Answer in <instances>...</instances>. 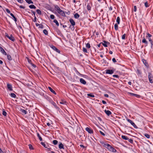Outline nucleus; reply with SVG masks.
I'll return each mask as SVG.
<instances>
[{
  "instance_id": "nucleus-1",
  "label": "nucleus",
  "mask_w": 153,
  "mask_h": 153,
  "mask_svg": "<svg viewBox=\"0 0 153 153\" xmlns=\"http://www.w3.org/2000/svg\"><path fill=\"white\" fill-rule=\"evenodd\" d=\"M148 77L149 82L152 83H153V76L152 74L150 72L148 73Z\"/></svg>"
},
{
  "instance_id": "nucleus-2",
  "label": "nucleus",
  "mask_w": 153,
  "mask_h": 153,
  "mask_svg": "<svg viewBox=\"0 0 153 153\" xmlns=\"http://www.w3.org/2000/svg\"><path fill=\"white\" fill-rule=\"evenodd\" d=\"M127 120L128 122L130 123L134 128H137L134 122H133L131 120L129 119H127Z\"/></svg>"
},
{
  "instance_id": "nucleus-3",
  "label": "nucleus",
  "mask_w": 153,
  "mask_h": 153,
  "mask_svg": "<svg viewBox=\"0 0 153 153\" xmlns=\"http://www.w3.org/2000/svg\"><path fill=\"white\" fill-rule=\"evenodd\" d=\"M128 95L131 96H134L137 98H139L140 97V96L138 94H135L134 93H131L130 92H128L127 93Z\"/></svg>"
},
{
  "instance_id": "nucleus-4",
  "label": "nucleus",
  "mask_w": 153,
  "mask_h": 153,
  "mask_svg": "<svg viewBox=\"0 0 153 153\" xmlns=\"http://www.w3.org/2000/svg\"><path fill=\"white\" fill-rule=\"evenodd\" d=\"M104 147L107 148L109 151L110 150L112 146L109 144H105L104 145Z\"/></svg>"
},
{
  "instance_id": "nucleus-5",
  "label": "nucleus",
  "mask_w": 153,
  "mask_h": 153,
  "mask_svg": "<svg viewBox=\"0 0 153 153\" xmlns=\"http://www.w3.org/2000/svg\"><path fill=\"white\" fill-rule=\"evenodd\" d=\"M55 8L56 10L57 11V12L59 13H60V12L62 10L57 5H56V6H55Z\"/></svg>"
},
{
  "instance_id": "nucleus-6",
  "label": "nucleus",
  "mask_w": 153,
  "mask_h": 153,
  "mask_svg": "<svg viewBox=\"0 0 153 153\" xmlns=\"http://www.w3.org/2000/svg\"><path fill=\"white\" fill-rule=\"evenodd\" d=\"M55 8L56 10L57 11V12L59 13H60V12L62 10L57 5H56V6H55Z\"/></svg>"
},
{
  "instance_id": "nucleus-7",
  "label": "nucleus",
  "mask_w": 153,
  "mask_h": 153,
  "mask_svg": "<svg viewBox=\"0 0 153 153\" xmlns=\"http://www.w3.org/2000/svg\"><path fill=\"white\" fill-rule=\"evenodd\" d=\"M55 8L56 10L57 11V12L59 13H60V12L62 10L57 5H56V6H55Z\"/></svg>"
},
{
  "instance_id": "nucleus-8",
  "label": "nucleus",
  "mask_w": 153,
  "mask_h": 153,
  "mask_svg": "<svg viewBox=\"0 0 153 153\" xmlns=\"http://www.w3.org/2000/svg\"><path fill=\"white\" fill-rule=\"evenodd\" d=\"M55 8L56 10L57 11V12L59 13H60V12L62 10L57 5H56V6H55Z\"/></svg>"
},
{
  "instance_id": "nucleus-9",
  "label": "nucleus",
  "mask_w": 153,
  "mask_h": 153,
  "mask_svg": "<svg viewBox=\"0 0 153 153\" xmlns=\"http://www.w3.org/2000/svg\"><path fill=\"white\" fill-rule=\"evenodd\" d=\"M85 130L90 134H92L93 132V130L88 127H86Z\"/></svg>"
},
{
  "instance_id": "nucleus-10",
  "label": "nucleus",
  "mask_w": 153,
  "mask_h": 153,
  "mask_svg": "<svg viewBox=\"0 0 153 153\" xmlns=\"http://www.w3.org/2000/svg\"><path fill=\"white\" fill-rule=\"evenodd\" d=\"M51 47L53 49V50L56 51V52L59 53L60 52V51L57 49L55 46L53 45H51Z\"/></svg>"
},
{
  "instance_id": "nucleus-11",
  "label": "nucleus",
  "mask_w": 153,
  "mask_h": 153,
  "mask_svg": "<svg viewBox=\"0 0 153 153\" xmlns=\"http://www.w3.org/2000/svg\"><path fill=\"white\" fill-rule=\"evenodd\" d=\"M0 51L5 55H7V53L4 51V49L1 47H0Z\"/></svg>"
},
{
  "instance_id": "nucleus-12",
  "label": "nucleus",
  "mask_w": 153,
  "mask_h": 153,
  "mask_svg": "<svg viewBox=\"0 0 153 153\" xmlns=\"http://www.w3.org/2000/svg\"><path fill=\"white\" fill-rule=\"evenodd\" d=\"M114 73V71L112 70H106V73L107 74H112Z\"/></svg>"
},
{
  "instance_id": "nucleus-13",
  "label": "nucleus",
  "mask_w": 153,
  "mask_h": 153,
  "mask_svg": "<svg viewBox=\"0 0 153 153\" xmlns=\"http://www.w3.org/2000/svg\"><path fill=\"white\" fill-rule=\"evenodd\" d=\"M69 21L72 25L74 26L75 25L74 21L72 19H71L69 20Z\"/></svg>"
},
{
  "instance_id": "nucleus-14",
  "label": "nucleus",
  "mask_w": 153,
  "mask_h": 153,
  "mask_svg": "<svg viewBox=\"0 0 153 153\" xmlns=\"http://www.w3.org/2000/svg\"><path fill=\"white\" fill-rule=\"evenodd\" d=\"M80 82L81 83L84 85H85L86 83V82L82 78L80 79Z\"/></svg>"
},
{
  "instance_id": "nucleus-15",
  "label": "nucleus",
  "mask_w": 153,
  "mask_h": 153,
  "mask_svg": "<svg viewBox=\"0 0 153 153\" xmlns=\"http://www.w3.org/2000/svg\"><path fill=\"white\" fill-rule=\"evenodd\" d=\"M8 38L13 42H14L15 40L14 38L12 36V35H11L10 36H9Z\"/></svg>"
},
{
  "instance_id": "nucleus-16",
  "label": "nucleus",
  "mask_w": 153,
  "mask_h": 153,
  "mask_svg": "<svg viewBox=\"0 0 153 153\" xmlns=\"http://www.w3.org/2000/svg\"><path fill=\"white\" fill-rule=\"evenodd\" d=\"M105 112L106 114L108 116H109L110 114H111V111H110L109 110H105Z\"/></svg>"
},
{
  "instance_id": "nucleus-17",
  "label": "nucleus",
  "mask_w": 153,
  "mask_h": 153,
  "mask_svg": "<svg viewBox=\"0 0 153 153\" xmlns=\"http://www.w3.org/2000/svg\"><path fill=\"white\" fill-rule=\"evenodd\" d=\"M36 26H39V28H43L44 27L43 25L42 24L36 23Z\"/></svg>"
},
{
  "instance_id": "nucleus-18",
  "label": "nucleus",
  "mask_w": 153,
  "mask_h": 153,
  "mask_svg": "<svg viewBox=\"0 0 153 153\" xmlns=\"http://www.w3.org/2000/svg\"><path fill=\"white\" fill-rule=\"evenodd\" d=\"M48 88L51 92L55 94H56V93L51 87H48Z\"/></svg>"
},
{
  "instance_id": "nucleus-19",
  "label": "nucleus",
  "mask_w": 153,
  "mask_h": 153,
  "mask_svg": "<svg viewBox=\"0 0 153 153\" xmlns=\"http://www.w3.org/2000/svg\"><path fill=\"white\" fill-rule=\"evenodd\" d=\"M7 87L8 88V89H9V90L10 91L12 90V85H10V84H8L7 85Z\"/></svg>"
},
{
  "instance_id": "nucleus-20",
  "label": "nucleus",
  "mask_w": 153,
  "mask_h": 153,
  "mask_svg": "<svg viewBox=\"0 0 153 153\" xmlns=\"http://www.w3.org/2000/svg\"><path fill=\"white\" fill-rule=\"evenodd\" d=\"M50 102L56 108H57V105L53 101L51 100L50 101Z\"/></svg>"
},
{
  "instance_id": "nucleus-21",
  "label": "nucleus",
  "mask_w": 153,
  "mask_h": 153,
  "mask_svg": "<svg viewBox=\"0 0 153 153\" xmlns=\"http://www.w3.org/2000/svg\"><path fill=\"white\" fill-rule=\"evenodd\" d=\"M144 64L147 67H148L149 66L148 64V63L146 62V61L145 60V59H143L142 60Z\"/></svg>"
},
{
  "instance_id": "nucleus-22",
  "label": "nucleus",
  "mask_w": 153,
  "mask_h": 153,
  "mask_svg": "<svg viewBox=\"0 0 153 153\" xmlns=\"http://www.w3.org/2000/svg\"><path fill=\"white\" fill-rule=\"evenodd\" d=\"M59 149H64V146L62 143H60L59 144Z\"/></svg>"
},
{
  "instance_id": "nucleus-23",
  "label": "nucleus",
  "mask_w": 153,
  "mask_h": 153,
  "mask_svg": "<svg viewBox=\"0 0 153 153\" xmlns=\"http://www.w3.org/2000/svg\"><path fill=\"white\" fill-rule=\"evenodd\" d=\"M20 111L22 114H27V111L24 109H21Z\"/></svg>"
},
{
  "instance_id": "nucleus-24",
  "label": "nucleus",
  "mask_w": 153,
  "mask_h": 153,
  "mask_svg": "<svg viewBox=\"0 0 153 153\" xmlns=\"http://www.w3.org/2000/svg\"><path fill=\"white\" fill-rule=\"evenodd\" d=\"M10 15L13 17L14 19V20L16 22L17 21V19L14 16L13 14L12 13H10Z\"/></svg>"
},
{
  "instance_id": "nucleus-25",
  "label": "nucleus",
  "mask_w": 153,
  "mask_h": 153,
  "mask_svg": "<svg viewBox=\"0 0 153 153\" xmlns=\"http://www.w3.org/2000/svg\"><path fill=\"white\" fill-rule=\"evenodd\" d=\"M122 138L125 140H128V138L126 136H124V135H122L121 136Z\"/></svg>"
},
{
  "instance_id": "nucleus-26",
  "label": "nucleus",
  "mask_w": 153,
  "mask_h": 153,
  "mask_svg": "<svg viewBox=\"0 0 153 153\" xmlns=\"http://www.w3.org/2000/svg\"><path fill=\"white\" fill-rule=\"evenodd\" d=\"M79 17V15L77 13H76L74 15V17L76 19H78Z\"/></svg>"
},
{
  "instance_id": "nucleus-27",
  "label": "nucleus",
  "mask_w": 153,
  "mask_h": 153,
  "mask_svg": "<svg viewBox=\"0 0 153 153\" xmlns=\"http://www.w3.org/2000/svg\"><path fill=\"white\" fill-rule=\"evenodd\" d=\"M29 7L30 9H36V7L33 4H31L29 6Z\"/></svg>"
},
{
  "instance_id": "nucleus-28",
  "label": "nucleus",
  "mask_w": 153,
  "mask_h": 153,
  "mask_svg": "<svg viewBox=\"0 0 153 153\" xmlns=\"http://www.w3.org/2000/svg\"><path fill=\"white\" fill-rule=\"evenodd\" d=\"M142 42L143 43H145L146 45L148 44V42L147 41H146L145 38H144L143 39V40H142Z\"/></svg>"
},
{
  "instance_id": "nucleus-29",
  "label": "nucleus",
  "mask_w": 153,
  "mask_h": 153,
  "mask_svg": "<svg viewBox=\"0 0 153 153\" xmlns=\"http://www.w3.org/2000/svg\"><path fill=\"white\" fill-rule=\"evenodd\" d=\"M29 4H33V2L31 0H25Z\"/></svg>"
},
{
  "instance_id": "nucleus-30",
  "label": "nucleus",
  "mask_w": 153,
  "mask_h": 153,
  "mask_svg": "<svg viewBox=\"0 0 153 153\" xmlns=\"http://www.w3.org/2000/svg\"><path fill=\"white\" fill-rule=\"evenodd\" d=\"M37 136L39 138V139L40 140V141H42V138L41 137V136L38 133H37Z\"/></svg>"
},
{
  "instance_id": "nucleus-31",
  "label": "nucleus",
  "mask_w": 153,
  "mask_h": 153,
  "mask_svg": "<svg viewBox=\"0 0 153 153\" xmlns=\"http://www.w3.org/2000/svg\"><path fill=\"white\" fill-rule=\"evenodd\" d=\"M110 151L113 152H116V150L114 149V148H113L112 147L111 148V149H110Z\"/></svg>"
},
{
  "instance_id": "nucleus-32",
  "label": "nucleus",
  "mask_w": 153,
  "mask_h": 153,
  "mask_svg": "<svg viewBox=\"0 0 153 153\" xmlns=\"http://www.w3.org/2000/svg\"><path fill=\"white\" fill-rule=\"evenodd\" d=\"M53 22L56 23V25L58 26H59V24L58 21L56 19H54L53 20Z\"/></svg>"
},
{
  "instance_id": "nucleus-33",
  "label": "nucleus",
  "mask_w": 153,
  "mask_h": 153,
  "mask_svg": "<svg viewBox=\"0 0 153 153\" xmlns=\"http://www.w3.org/2000/svg\"><path fill=\"white\" fill-rule=\"evenodd\" d=\"M60 15H61L62 16H65V14L64 13V12L62 10L59 13Z\"/></svg>"
},
{
  "instance_id": "nucleus-34",
  "label": "nucleus",
  "mask_w": 153,
  "mask_h": 153,
  "mask_svg": "<svg viewBox=\"0 0 153 153\" xmlns=\"http://www.w3.org/2000/svg\"><path fill=\"white\" fill-rule=\"evenodd\" d=\"M43 32L46 35H47L48 34V31L46 29H44L43 30Z\"/></svg>"
},
{
  "instance_id": "nucleus-35",
  "label": "nucleus",
  "mask_w": 153,
  "mask_h": 153,
  "mask_svg": "<svg viewBox=\"0 0 153 153\" xmlns=\"http://www.w3.org/2000/svg\"><path fill=\"white\" fill-rule=\"evenodd\" d=\"M116 22L118 24H119L120 23V18L119 17L117 18Z\"/></svg>"
},
{
  "instance_id": "nucleus-36",
  "label": "nucleus",
  "mask_w": 153,
  "mask_h": 153,
  "mask_svg": "<svg viewBox=\"0 0 153 153\" xmlns=\"http://www.w3.org/2000/svg\"><path fill=\"white\" fill-rule=\"evenodd\" d=\"M10 96L11 97L15 98L16 97V95L13 93H11L10 94Z\"/></svg>"
},
{
  "instance_id": "nucleus-37",
  "label": "nucleus",
  "mask_w": 153,
  "mask_h": 153,
  "mask_svg": "<svg viewBox=\"0 0 153 153\" xmlns=\"http://www.w3.org/2000/svg\"><path fill=\"white\" fill-rule=\"evenodd\" d=\"M58 141L56 140H54L53 141V143L54 145H56L58 143Z\"/></svg>"
},
{
  "instance_id": "nucleus-38",
  "label": "nucleus",
  "mask_w": 153,
  "mask_h": 153,
  "mask_svg": "<svg viewBox=\"0 0 153 153\" xmlns=\"http://www.w3.org/2000/svg\"><path fill=\"white\" fill-rule=\"evenodd\" d=\"M7 58L9 60H12V58L11 56L9 55H7Z\"/></svg>"
},
{
  "instance_id": "nucleus-39",
  "label": "nucleus",
  "mask_w": 153,
  "mask_h": 153,
  "mask_svg": "<svg viewBox=\"0 0 153 153\" xmlns=\"http://www.w3.org/2000/svg\"><path fill=\"white\" fill-rule=\"evenodd\" d=\"M91 8V7L89 4L87 5V9L88 10H90Z\"/></svg>"
},
{
  "instance_id": "nucleus-40",
  "label": "nucleus",
  "mask_w": 153,
  "mask_h": 153,
  "mask_svg": "<svg viewBox=\"0 0 153 153\" xmlns=\"http://www.w3.org/2000/svg\"><path fill=\"white\" fill-rule=\"evenodd\" d=\"M144 136L147 138H149L150 137V135L147 134H144Z\"/></svg>"
},
{
  "instance_id": "nucleus-41",
  "label": "nucleus",
  "mask_w": 153,
  "mask_h": 153,
  "mask_svg": "<svg viewBox=\"0 0 153 153\" xmlns=\"http://www.w3.org/2000/svg\"><path fill=\"white\" fill-rule=\"evenodd\" d=\"M114 28L116 30H117L118 29V25L117 24H115L114 25Z\"/></svg>"
},
{
  "instance_id": "nucleus-42",
  "label": "nucleus",
  "mask_w": 153,
  "mask_h": 153,
  "mask_svg": "<svg viewBox=\"0 0 153 153\" xmlns=\"http://www.w3.org/2000/svg\"><path fill=\"white\" fill-rule=\"evenodd\" d=\"M36 12L37 13L41 15V11L39 9H37L36 10Z\"/></svg>"
},
{
  "instance_id": "nucleus-43",
  "label": "nucleus",
  "mask_w": 153,
  "mask_h": 153,
  "mask_svg": "<svg viewBox=\"0 0 153 153\" xmlns=\"http://www.w3.org/2000/svg\"><path fill=\"white\" fill-rule=\"evenodd\" d=\"M41 143L45 147V148H47V147L46 146V145H45V143H44L41 142Z\"/></svg>"
},
{
  "instance_id": "nucleus-44",
  "label": "nucleus",
  "mask_w": 153,
  "mask_h": 153,
  "mask_svg": "<svg viewBox=\"0 0 153 153\" xmlns=\"http://www.w3.org/2000/svg\"><path fill=\"white\" fill-rule=\"evenodd\" d=\"M83 51L85 53H87V50L86 49V48H83Z\"/></svg>"
},
{
  "instance_id": "nucleus-45",
  "label": "nucleus",
  "mask_w": 153,
  "mask_h": 153,
  "mask_svg": "<svg viewBox=\"0 0 153 153\" xmlns=\"http://www.w3.org/2000/svg\"><path fill=\"white\" fill-rule=\"evenodd\" d=\"M87 95L88 96L90 97H94V95H93L91 94H88Z\"/></svg>"
},
{
  "instance_id": "nucleus-46",
  "label": "nucleus",
  "mask_w": 153,
  "mask_h": 153,
  "mask_svg": "<svg viewBox=\"0 0 153 153\" xmlns=\"http://www.w3.org/2000/svg\"><path fill=\"white\" fill-rule=\"evenodd\" d=\"M86 47L88 48H89L91 47L90 44L88 43H87L86 45Z\"/></svg>"
},
{
  "instance_id": "nucleus-47",
  "label": "nucleus",
  "mask_w": 153,
  "mask_h": 153,
  "mask_svg": "<svg viewBox=\"0 0 153 153\" xmlns=\"http://www.w3.org/2000/svg\"><path fill=\"white\" fill-rule=\"evenodd\" d=\"M147 36H146V38L151 37L152 36V35L149 33H147Z\"/></svg>"
},
{
  "instance_id": "nucleus-48",
  "label": "nucleus",
  "mask_w": 153,
  "mask_h": 153,
  "mask_svg": "<svg viewBox=\"0 0 153 153\" xmlns=\"http://www.w3.org/2000/svg\"><path fill=\"white\" fill-rule=\"evenodd\" d=\"M47 125L48 126H49L50 128H51L50 129H52V126H51L50 124L49 123H47Z\"/></svg>"
},
{
  "instance_id": "nucleus-49",
  "label": "nucleus",
  "mask_w": 153,
  "mask_h": 153,
  "mask_svg": "<svg viewBox=\"0 0 153 153\" xmlns=\"http://www.w3.org/2000/svg\"><path fill=\"white\" fill-rule=\"evenodd\" d=\"M2 114L4 116H6L7 115V113L5 111H3V112H2Z\"/></svg>"
},
{
  "instance_id": "nucleus-50",
  "label": "nucleus",
  "mask_w": 153,
  "mask_h": 153,
  "mask_svg": "<svg viewBox=\"0 0 153 153\" xmlns=\"http://www.w3.org/2000/svg\"><path fill=\"white\" fill-rule=\"evenodd\" d=\"M128 140V141L131 143H133V140L131 139H129Z\"/></svg>"
},
{
  "instance_id": "nucleus-51",
  "label": "nucleus",
  "mask_w": 153,
  "mask_h": 153,
  "mask_svg": "<svg viewBox=\"0 0 153 153\" xmlns=\"http://www.w3.org/2000/svg\"><path fill=\"white\" fill-rule=\"evenodd\" d=\"M144 4H145V6L146 7H149V6L148 5V3L147 2V1Z\"/></svg>"
},
{
  "instance_id": "nucleus-52",
  "label": "nucleus",
  "mask_w": 153,
  "mask_h": 153,
  "mask_svg": "<svg viewBox=\"0 0 153 153\" xmlns=\"http://www.w3.org/2000/svg\"><path fill=\"white\" fill-rule=\"evenodd\" d=\"M50 18L52 19H54L55 18V16L53 15H51L50 16Z\"/></svg>"
},
{
  "instance_id": "nucleus-53",
  "label": "nucleus",
  "mask_w": 153,
  "mask_h": 153,
  "mask_svg": "<svg viewBox=\"0 0 153 153\" xmlns=\"http://www.w3.org/2000/svg\"><path fill=\"white\" fill-rule=\"evenodd\" d=\"M125 36L126 34H124L122 36V39H125Z\"/></svg>"
},
{
  "instance_id": "nucleus-54",
  "label": "nucleus",
  "mask_w": 153,
  "mask_h": 153,
  "mask_svg": "<svg viewBox=\"0 0 153 153\" xmlns=\"http://www.w3.org/2000/svg\"><path fill=\"white\" fill-rule=\"evenodd\" d=\"M29 148L30 149H33V148L31 144L29 145Z\"/></svg>"
},
{
  "instance_id": "nucleus-55",
  "label": "nucleus",
  "mask_w": 153,
  "mask_h": 153,
  "mask_svg": "<svg viewBox=\"0 0 153 153\" xmlns=\"http://www.w3.org/2000/svg\"><path fill=\"white\" fill-rule=\"evenodd\" d=\"M6 11L7 12V13H10H10H10V10L6 8Z\"/></svg>"
},
{
  "instance_id": "nucleus-56",
  "label": "nucleus",
  "mask_w": 153,
  "mask_h": 153,
  "mask_svg": "<svg viewBox=\"0 0 153 153\" xmlns=\"http://www.w3.org/2000/svg\"><path fill=\"white\" fill-rule=\"evenodd\" d=\"M112 60L113 62L114 63H115V62H117V61H116V59H115V58H113L112 59Z\"/></svg>"
},
{
  "instance_id": "nucleus-57",
  "label": "nucleus",
  "mask_w": 153,
  "mask_h": 153,
  "mask_svg": "<svg viewBox=\"0 0 153 153\" xmlns=\"http://www.w3.org/2000/svg\"><path fill=\"white\" fill-rule=\"evenodd\" d=\"M100 133L103 136H105V134L103 132H102V131H100Z\"/></svg>"
},
{
  "instance_id": "nucleus-58",
  "label": "nucleus",
  "mask_w": 153,
  "mask_h": 153,
  "mask_svg": "<svg viewBox=\"0 0 153 153\" xmlns=\"http://www.w3.org/2000/svg\"><path fill=\"white\" fill-rule=\"evenodd\" d=\"M150 43L151 44V48H152L153 49V41L151 42H150Z\"/></svg>"
},
{
  "instance_id": "nucleus-59",
  "label": "nucleus",
  "mask_w": 153,
  "mask_h": 153,
  "mask_svg": "<svg viewBox=\"0 0 153 153\" xmlns=\"http://www.w3.org/2000/svg\"><path fill=\"white\" fill-rule=\"evenodd\" d=\"M31 65L34 68H35L36 67V65L32 63H31Z\"/></svg>"
},
{
  "instance_id": "nucleus-60",
  "label": "nucleus",
  "mask_w": 153,
  "mask_h": 153,
  "mask_svg": "<svg viewBox=\"0 0 153 153\" xmlns=\"http://www.w3.org/2000/svg\"><path fill=\"white\" fill-rule=\"evenodd\" d=\"M113 76L114 77H117V78H118L119 77V76L117 75H113Z\"/></svg>"
},
{
  "instance_id": "nucleus-61",
  "label": "nucleus",
  "mask_w": 153,
  "mask_h": 153,
  "mask_svg": "<svg viewBox=\"0 0 153 153\" xmlns=\"http://www.w3.org/2000/svg\"><path fill=\"white\" fill-rule=\"evenodd\" d=\"M17 1L18 2L21 3H22L23 2V0H17Z\"/></svg>"
},
{
  "instance_id": "nucleus-62",
  "label": "nucleus",
  "mask_w": 153,
  "mask_h": 153,
  "mask_svg": "<svg viewBox=\"0 0 153 153\" xmlns=\"http://www.w3.org/2000/svg\"><path fill=\"white\" fill-rule=\"evenodd\" d=\"M137 10V7L136 6H134V12H136Z\"/></svg>"
},
{
  "instance_id": "nucleus-63",
  "label": "nucleus",
  "mask_w": 153,
  "mask_h": 153,
  "mask_svg": "<svg viewBox=\"0 0 153 153\" xmlns=\"http://www.w3.org/2000/svg\"><path fill=\"white\" fill-rule=\"evenodd\" d=\"M102 44L105 47H107V45L105 43H102Z\"/></svg>"
},
{
  "instance_id": "nucleus-64",
  "label": "nucleus",
  "mask_w": 153,
  "mask_h": 153,
  "mask_svg": "<svg viewBox=\"0 0 153 153\" xmlns=\"http://www.w3.org/2000/svg\"><path fill=\"white\" fill-rule=\"evenodd\" d=\"M20 153H27V152L25 151H22Z\"/></svg>"
}]
</instances>
